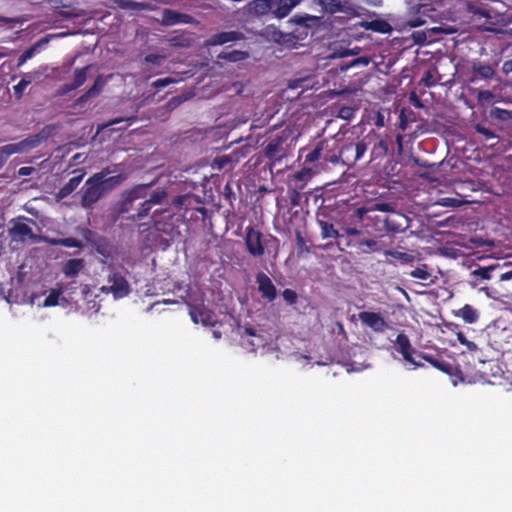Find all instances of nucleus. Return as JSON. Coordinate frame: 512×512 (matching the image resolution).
<instances>
[{
  "instance_id": "nucleus-1",
  "label": "nucleus",
  "mask_w": 512,
  "mask_h": 512,
  "mask_svg": "<svg viewBox=\"0 0 512 512\" xmlns=\"http://www.w3.org/2000/svg\"><path fill=\"white\" fill-rule=\"evenodd\" d=\"M109 173L110 170L106 168L99 173H95L86 180L84 186L81 189V206L84 209H93L94 205L100 199H102L115 187L120 185L125 179L122 174L106 178V175Z\"/></svg>"
},
{
  "instance_id": "nucleus-2",
  "label": "nucleus",
  "mask_w": 512,
  "mask_h": 512,
  "mask_svg": "<svg viewBox=\"0 0 512 512\" xmlns=\"http://www.w3.org/2000/svg\"><path fill=\"white\" fill-rule=\"evenodd\" d=\"M292 131L288 128L275 131V127L266 132V139L262 144L263 156L268 159L269 167L281 165L292 152Z\"/></svg>"
},
{
  "instance_id": "nucleus-3",
  "label": "nucleus",
  "mask_w": 512,
  "mask_h": 512,
  "mask_svg": "<svg viewBox=\"0 0 512 512\" xmlns=\"http://www.w3.org/2000/svg\"><path fill=\"white\" fill-rule=\"evenodd\" d=\"M340 141L334 137L319 141L316 146L305 155V163L321 162L322 164H340Z\"/></svg>"
},
{
  "instance_id": "nucleus-4",
  "label": "nucleus",
  "mask_w": 512,
  "mask_h": 512,
  "mask_svg": "<svg viewBox=\"0 0 512 512\" xmlns=\"http://www.w3.org/2000/svg\"><path fill=\"white\" fill-rule=\"evenodd\" d=\"M372 140L373 137L367 135L357 142H340V154L338 155L340 164L345 166L356 164L367 152L368 147L372 144Z\"/></svg>"
},
{
  "instance_id": "nucleus-5",
  "label": "nucleus",
  "mask_w": 512,
  "mask_h": 512,
  "mask_svg": "<svg viewBox=\"0 0 512 512\" xmlns=\"http://www.w3.org/2000/svg\"><path fill=\"white\" fill-rule=\"evenodd\" d=\"M498 268L499 265L478 266L469 273L466 282L472 289H478L480 292H484L486 296L492 298L491 288L487 286L486 282L493 277V272Z\"/></svg>"
},
{
  "instance_id": "nucleus-6",
  "label": "nucleus",
  "mask_w": 512,
  "mask_h": 512,
  "mask_svg": "<svg viewBox=\"0 0 512 512\" xmlns=\"http://www.w3.org/2000/svg\"><path fill=\"white\" fill-rule=\"evenodd\" d=\"M52 131L53 128L50 125H47L38 134L31 135L18 143L4 145L3 150L7 154H16L29 151L38 147L43 141H45L51 135Z\"/></svg>"
},
{
  "instance_id": "nucleus-7",
  "label": "nucleus",
  "mask_w": 512,
  "mask_h": 512,
  "mask_svg": "<svg viewBox=\"0 0 512 512\" xmlns=\"http://www.w3.org/2000/svg\"><path fill=\"white\" fill-rule=\"evenodd\" d=\"M166 55L158 53L147 54L140 63L141 75L149 79L163 72V64L166 61Z\"/></svg>"
},
{
  "instance_id": "nucleus-8",
  "label": "nucleus",
  "mask_w": 512,
  "mask_h": 512,
  "mask_svg": "<svg viewBox=\"0 0 512 512\" xmlns=\"http://www.w3.org/2000/svg\"><path fill=\"white\" fill-rule=\"evenodd\" d=\"M108 283L110 286L102 287L101 290L106 293L111 292L116 299L124 298L131 292L130 285L121 272L113 271L108 276Z\"/></svg>"
},
{
  "instance_id": "nucleus-9",
  "label": "nucleus",
  "mask_w": 512,
  "mask_h": 512,
  "mask_svg": "<svg viewBox=\"0 0 512 512\" xmlns=\"http://www.w3.org/2000/svg\"><path fill=\"white\" fill-rule=\"evenodd\" d=\"M433 9L429 4H417L411 6L405 17V24L410 28L421 27L431 17Z\"/></svg>"
},
{
  "instance_id": "nucleus-10",
  "label": "nucleus",
  "mask_w": 512,
  "mask_h": 512,
  "mask_svg": "<svg viewBox=\"0 0 512 512\" xmlns=\"http://www.w3.org/2000/svg\"><path fill=\"white\" fill-rule=\"evenodd\" d=\"M173 204L180 210H193L201 213L203 216L207 215V209L204 206L202 198L191 193L176 196L173 199Z\"/></svg>"
},
{
  "instance_id": "nucleus-11",
  "label": "nucleus",
  "mask_w": 512,
  "mask_h": 512,
  "mask_svg": "<svg viewBox=\"0 0 512 512\" xmlns=\"http://www.w3.org/2000/svg\"><path fill=\"white\" fill-rule=\"evenodd\" d=\"M189 315L194 323L201 322L204 326H214L217 322L215 313L203 303L200 305L187 303Z\"/></svg>"
},
{
  "instance_id": "nucleus-12",
  "label": "nucleus",
  "mask_w": 512,
  "mask_h": 512,
  "mask_svg": "<svg viewBox=\"0 0 512 512\" xmlns=\"http://www.w3.org/2000/svg\"><path fill=\"white\" fill-rule=\"evenodd\" d=\"M9 235L13 241L25 242L30 240L31 243H39L43 241V237H40L33 233L32 228L23 222H16L9 229Z\"/></svg>"
},
{
  "instance_id": "nucleus-13",
  "label": "nucleus",
  "mask_w": 512,
  "mask_h": 512,
  "mask_svg": "<svg viewBox=\"0 0 512 512\" xmlns=\"http://www.w3.org/2000/svg\"><path fill=\"white\" fill-rule=\"evenodd\" d=\"M395 346L396 350L403 356V359L405 361L411 363L412 365H414V367L423 366L422 363L417 362L413 357L414 355L417 356V353H419L420 351H417L412 347L410 339L405 333L401 332L397 335L395 340Z\"/></svg>"
},
{
  "instance_id": "nucleus-14",
  "label": "nucleus",
  "mask_w": 512,
  "mask_h": 512,
  "mask_svg": "<svg viewBox=\"0 0 512 512\" xmlns=\"http://www.w3.org/2000/svg\"><path fill=\"white\" fill-rule=\"evenodd\" d=\"M358 318L363 325L369 327L375 333H384L389 328L384 317L377 312L361 311Z\"/></svg>"
},
{
  "instance_id": "nucleus-15",
  "label": "nucleus",
  "mask_w": 512,
  "mask_h": 512,
  "mask_svg": "<svg viewBox=\"0 0 512 512\" xmlns=\"http://www.w3.org/2000/svg\"><path fill=\"white\" fill-rule=\"evenodd\" d=\"M317 3L322 8V11L327 14H335L338 12L347 15L356 14L350 0H318Z\"/></svg>"
},
{
  "instance_id": "nucleus-16",
  "label": "nucleus",
  "mask_w": 512,
  "mask_h": 512,
  "mask_svg": "<svg viewBox=\"0 0 512 512\" xmlns=\"http://www.w3.org/2000/svg\"><path fill=\"white\" fill-rule=\"evenodd\" d=\"M245 245L247 251L253 257H261L265 252L262 244V233L253 227H247L246 229Z\"/></svg>"
},
{
  "instance_id": "nucleus-17",
  "label": "nucleus",
  "mask_w": 512,
  "mask_h": 512,
  "mask_svg": "<svg viewBox=\"0 0 512 512\" xmlns=\"http://www.w3.org/2000/svg\"><path fill=\"white\" fill-rule=\"evenodd\" d=\"M256 283L258 285V291L262 297L268 302H273L277 297V290L272 280L264 272H259L256 275Z\"/></svg>"
},
{
  "instance_id": "nucleus-18",
  "label": "nucleus",
  "mask_w": 512,
  "mask_h": 512,
  "mask_svg": "<svg viewBox=\"0 0 512 512\" xmlns=\"http://www.w3.org/2000/svg\"><path fill=\"white\" fill-rule=\"evenodd\" d=\"M245 38L244 34L240 31H222L210 36L206 42V46H218L223 45L228 42H236L239 40H243Z\"/></svg>"
},
{
  "instance_id": "nucleus-19",
  "label": "nucleus",
  "mask_w": 512,
  "mask_h": 512,
  "mask_svg": "<svg viewBox=\"0 0 512 512\" xmlns=\"http://www.w3.org/2000/svg\"><path fill=\"white\" fill-rule=\"evenodd\" d=\"M162 24L165 26H172L176 24H192L195 22L194 17L189 14L181 13L172 9H164L162 12Z\"/></svg>"
},
{
  "instance_id": "nucleus-20",
  "label": "nucleus",
  "mask_w": 512,
  "mask_h": 512,
  "mask_svg": "<svg viewBox=\"0 0 512 512\" xmlns=\"http://www.w3.org/2000/svg\"><path fill=\"white\" fill-rule=\"evenodd\" d=\"M417 357L425 360L429 364H431L434 368L438 369L439 371L447 374V375H453L454 373V367L451 363L445 361L443 358L439 356H434L425 352H419L417 353Z\"/></svg>"
},
{
  "instance_id": "nucleus-21",
  "label": "nucleus",
  "mask_w": 512,
  "mask_h": 512,
  "mask_svg": "<svg viewBox=\"0 0 512 512\" xmlns=\"http://www.w3.org/2000/svg\"><path fill=\"white\" fill-rule=\"evenodd\" d=\"M474 77L471 80H491L495 75V68L489 63L473 61L471 66Z\"/></svg>"
},
{
  "instance_id": "nucleus-22",
  "label": "nucleus",
  "mask_w": 512,
  "mask_h": 512,
  "mask_svg": "<svg viewBox=\"0 0 512 512\" xmlns=\"http://www.w3.org/2000/svg\"><path fill=\"white\" fill-rule=\"evenodd\" d=\"M89 69H90L89 65L82 67V68H76L74 71L73 82L63 85V87H62L63 92L64 93L70 92V91L75 90V89L79 88L80 86H82L87 79V72Z\"/></svg>"
},
{
  "instance_id": "nucleus-23",
  "label": "nucleus",
  "mask_w": 512,
  "mask_h": 512,
  "mask_svg": "<svg viewBox=\"0 0 512 512\" xmlns=\"http://www.w3.org/2000/svg\"><path fill=\"white\" fill-rule=\"evenodd\" d=\"M84 175L85 173L82 172L79 175L70 178L69 181L58 190L56 198L61 200L73 193L82 182Z\"/></svg>"
},
{
  "instance_id": "nucleus-24",
  "label": "nucleus",
  "mask_w": 512,
  "mask_h": 512,
  "mask_svg": "<svg viewBox=\"0 0 512 512\" xmlns=\"http://www.w3.org/2000/svg\"><path fill=\"white\" fill-rule=\"evenodd\" d=\"M275 0H254L248 4L251 13L262 16L274 8Z\"/></svg>"
},
{
  "instance_id": "nucleus-25",
  "label": "nucleus",
  "mask_w": 512,
  "mask_h": 512,
  "mask_svg": "<svg viewBox=\"0 0 512 512\" xmlns=\"http://www.w3.org/2000/svg\"><path fill=\"white\" fill-rule=\"evenodd\" d=\"M84 266V260L81 258L69 259L64 263L62 272L66 277L73 278L79 274V272L84 268Z\"/></svg>"
},
{
  "instance_id": "nucleus-26",
  "label": "nucleus",
  "mask_w": 512,
  "mask_h": 512,
  "mask_svg": "<svg viewBox=\"0 0 512 512\" xmlns=\"http://www.w3.org/2000/svg\"><path fill=\"white\" fill-rule=\"evenodd\" d=\"M43 241L52 246H63L67 248H83V244L80 240L73 237L66 238H49L43 237Z\"/></svg>"
},
{
  "instance_id": "nucleus-27",
  "label": "nucleus",
  "mask_w": 512,
  "mask_h": 512,
  "mask_svg": "<svg viewBox=\"0 0 512 512\" xmlns=\"http://www.w3.org/2000/svg\"><path fill=\"white\" fill-rule=\"evenodd\" d=\"M301 0H275L274 14L278 18L286 17Z\"/></svg>"
},
{
  "instance_id": "nucleus-28",
  "label": "nucleus",
  "mask_w": 512,
  "mask_h": 512,
  "mask_svg": "<svg viewBox=\"0 0 512 512\" xmlns=\"http://www.w3.org/2000/svg\"><path fill=\"white\" fill-rule=\"evenodd\" d=\"M406 221V217L397 212H393L392 216H388L384 220V224L387 230L393 231V232H399L404 229V222Z\"/></svg>"
},
{
  "instance_id": "nucleus-29",
  "label": "nucleus",
  "mask_w": 512,
  "mask_h": 512,
  "mask_svg": "<svg viewBox=\"0 0 512 512\" xmlns=\"http://www.w3.org/2000/svg\"><path fill=\"white\" fill-rule=\"evenodd\" d=\"M455 316L460 317L465 323H476L479 318V312L470 304H465L455 312Z\"/></svg>"
},
{
  "instance_id": "nucleus-30",
  "label": "nucleus",
  "mask_w": 512,
  "mask_h": 512,
  "mask_svg": "<svg viewBox=\"0 0 512 512\" xmlns=\"http://www.w3.org/2000/svg\"><path fill=\"white\" fill-rule=\"evenodd\" d=\"M151 186L152 183L138 184L133 186L130 190L124 191L123 193L127 197H129L133 202H135L140 199H146Z\"/></svg>"
},
{
  "instance_id": "nucleus-31",
  "label": "nucleus",
  "mask_w": 512,
  "mask_h": 512,
  "mask_svg": "<svg viewBox=\"0 0 512 512\" xmlns=\"http://www.w3.org/2000/svg\"><path fill=\"white\" fill-rule=\"evenodd\" d=\"M371 137H373V147L371 149L370 161L376 160L378 158H383L384 156H386L389 151L388 142L384 139H379V141L374 142V138H376V136L372 135Z\"/></svg>"
},
{
  "instance_id": "nucleus-32",
  "label": "nucleus",
  "mask_w": 512,
  "mask_h": 512,
  "mask_svg": "<svg viewBox=\"0 0 512 512\" xmlns=\"http://www.w3.org/2000/svg\"><path fill=\"white\" fill-rule=\"evenodd\" d=\"M168 42L172 47L190 48L194 43V39L190 33H181L171 36Z\"/></svg>"
},
{
  "instance_id": "nucleus-33",
  "label": "nucleus",
  "mask_w": 512,
  "mask_h": 512,
  "mask_svg": "<svg viewBox=\"0 0 512 512\" xmlns=\"http://www.w3.org/2000/svg\"><path fill=\"white\" fill-rule=\"evenodd\" d=\"M311 176V169L303 168L300 171L293 174L292 179L289 181V184H292L293 187L304 189L307 182L311 179Z\"/></svg>"
},
{
  "instance_id": "nucleus-34",
  "label": "nucleus",
  "mask_w": 512,
  "mask_h": 512,
  "mask_svg": "<svg viewBox=\"0 0 512 512\" xmlns=\"http://www.w3.org/2000/svg\"><path fill=\"white\" fill-rule=\"evenodd\" d=\"M92 246L95 251L104 258H110L112 256V245L105 237L98 236Z\"/></svg>"
},
{
  "instance_id": "nucleus-35",
  "label": "nucleus",
  "mask_w": 512,
  "mask_h": 512,
  "mask_svg": "<svg viewBox=\"0 0 512 512\" xmlns=\"http://www.w3.org/2000/svg\"><path fill=\"white\" fill-rule=\"evenodd\" d=\"M249 54L241 50L222 51L218 54V59L228 62H240L247 59Z\"/></svg>"
},
{
  "instance_id": "nucleus-36",
  "label": "nucleus",
  "mask_w": 512,
  "mask_h": 512,
  "mask_svg": "<svg viewBox=\"0 0 512 512\" xmlns=\"http://www.w3.org/2000/svg\"><path fill=\"white\" fill-rule=\"evenodd\" d=\"M317 224L321 228V236L323 239L327 238H338L340 237V234L338 230L334 228V225L332 223H329L323 219H320L319 216H317Z\"/></svg>"
},
{
  "instance_id": "nucleus-37",
  "label": "nucleus",
  "mask_w": 512,
  "mask_h": 512,
  "mask_svg": "<svg viewBox=\"0 0 512 512\" xmlns=\"http://www.w3.org/2000/svg\"><path fill=\"white\" fill-rule=\"evenodd\" d=\"M384 255L399 260L401 264H411L415 261V256L413 254L397 250H385Z\"/></svg>"
},
{
  "instance_id": "nucleus-38",
  "label": "nucleus",
  "mask_w": 512,
  "mask_h": 512,
  "mask_svg": "<svg viewBox=\"0 0 512 512\" xmlns=\"http://www.w3.org/2000/svg\"><path fill=\"white\" fill-rule=\"evenodd\" d=\"M253 150V147L249 144H244L238 148H235L231 152V158L234 164L240 162L242 159L247 157Z\"/></svg>"
},
{
  "instance_id": "nucleus-39",
  "label": "nucleus",
  "mask_w": 512,
  "mask_h": 512,
  "mask_svg": "<svg viewBox=\"0 0 512 512\" xmlns=\"http://www.w3.org/2000/svg\"><path fill=\"white\" fill-rule=\"evenodd\" d=\"M152 207L153 206L148 202V200L145 199L143 202L140 203L137 213L135 215H132L131 219L133 221L142 220L143 218L149 215Z\"/></svg>"
},
{
  "instance_id": "nucleus-40",
  "label": "nucleus",
  "mask_w": 512,
  "mask_h": 512,
  "mask_svg": "<svg viewBox=\"0 0 512 512\" xmlns=\"http://www.w3.org/2000/svg\"><path fill=\"white\" fill-rule=\"evenodd\" d=\"M366 28L379 33H387L391 29L389 23L385 20H373L367 24Z\"/></svg>"
},
{
  "instance_id": "nucleus-41",
  "label": "nucleus",
  "mask_w": 512,
  "mask_h": 512,
  "mask_svg": "<svg viewBox=\"0 0 512 512\" xmlns=\"http://www.w3.org/2000/svg\"><path fill=\"white\" fill-rule=\"evenodd\" d=\"M166 197H167V192L164 189H157L150 195L148 194L146 199L152 206H154V205L162 204L163 201L166 199Z\"/></svg>"
},
{
  "instance_id": "nucleus-42",
  "label": "nucleus",
  "mask_w": 512,
  "mask_h": 512,
  "mask_svg": "<svg viewBox=\"0 0 512 512\" xmlns=\"http://www.w3.org/2000/svg\"><path fill=\"white\" fill-rule=\"evenodd\" d=\"M300 190L301 189H299V188L293 187L292 184H289L288 198H289L290 205L292 207L300 206L301 198H302Z\"/></svg>"
},
{
  "instance_id": "nucleus-43",
  "label": "nucleus",
  "mask_w": 512,
  "mask_h": 512,
  "mask_svg": "<svg viewBox=\"0 0 512 512\" xmlns=\"http://www.w3.org/2000/svg\"><path fill=\"white\" fill-rule=\"evenodd\" d=\"M103 87H104V82L101 78V76H98L93 85L86 91V94L87 96H89V98H94V97H97L103 90Z\"/></svg>"
},
{
  "instance_id": "nucleus-44",
  "label": "nucleus",
  "mask_w": 512,
  "mask_h": 512,
  "mask_svg": "<svg viewBox=\"0 0 512 512\" xmlns=\"http://www.w3.org/2000/svg\"><path fill=\"white\" fill-rule=\"evenodd\" d=\"M359 247L364 253L380 251L378 242L373 239H366V240L360 241Z\"/></svg>"
},
{
  "instance_id": "nucleus-45",
  "label": "nucleus",
  "mask_w": 512,
  "mask_h": 512,
  "mask_svg": "<svg viewBox=\"0 0 512 512\" xmlns=\"http://www.w3.org/2000/svg\"><path fill=\"white\" fill-rule=\"evenodd\" d=\"M62 294L61 290L52 289L50 294L45 298L42 306L43 307H53L58 304L59 297Z\"/></svg>"
},
{
  "instance_id": "nucleus-46",
  "label": "nucleus",
  "mask_w": 512,
  "mask_h": 512,
  "mask_svg": "<svg viewBox=\"0 0 512 512\" xmlns=\"http://www.w3.org/2000/svg\"><path fill=\"white\" fill-rule=\"evenodd\" d=\"M490 115L491 117L501 121H507L512 117V113L510 111L498 107L491 109Z\"/></svg>"
},
{
  "instance_id": "nucleus-47",
  "label": "nucleus",
  "mask_w": 512,
  "mask_h": 512,
  "mask_svg": "<svg viewBox=\"0 0 512 512\" xmlns=\"http://www.w3.org/2000/svg\"><path fill=\"white\" fill-rule=\"evenodd\" d=\"M437 203L444 207L456 208V207H460L462 204L466 203V201L460 200L457 198H453V197H443V198H440Z\"/></svg>"
},
{
  "instance_id": "nucleus-48",
  "label": "nucleus",
  "mask_w": 512,
  "mask_h": 512,
  "mask_svg": "<svg viewBox=\"0 0 512 512\" xmlns=\"http://www.w3.org/2000/svg\"><path fill=\"white\" fill-rule=\"evenodd\" d=\"M409 275L420 280H428L431 276L427 270V265L425 264L412 270Z\"/></svg>"
},
{
  "instance_id": "nucleus-49",
  "label": "nucleus",
  "mask_w": 512,
  "mask_h": 512,
  "mask_svg": "<svg viewBox=\"0 0 512 512\" xmlns=\"http://www.w3.org/2000/svg\"><path fill=\"white\" fill-rule=\"evenodd\" d=\"M468 11L470 13H472L473 16H477L478 18H486V19L491 18L490 12L486 8L468 4Z\"/></svg>"
},
{
  "instance_id": "nucleus-50",
  "label": "nucleus",
  "mask_w": 512,
  "mask_h": 512,
  "mask_svg": "<svg viewBox=\"0 0 512 512\" xmlns=\"http://www.w3.org/2000/svg\"><path fill=\"white\" fill-rule=\"evenodd\" d=\"M475 130L479 134L483 135L485 140L498 138L493 130L489 129L488 127H486L485 125H483L481 123H478L475 125Z\"/></svg>"
},
{
  "instance_id": "nucleus-51",
  "label": "nucleus",
  "mask_w": 512,
  "mask_h": 512,
  "mask_svg": "<svg viewBox=\"0 0 512 512\" xmlns=\"http://www.w3.org/2000/svg\"><path fill=\"white\" fill-rule=\"evenodd\" d=\"M32 82V79L30 77L24 76L18 84L14 86V94L16 97H21L27 88V86Z\"/></svg>"
},
{
  "instance_id": "nucleus-52",
  "label": "nucleus",
  "mask_w": 512,
  "mask_h": 512,
  "mask_svg": "<svg viewBox=\"0 0 512 512\" xmlns=\"http://www.w3.org/2000/svg\"><path fill=\"white\" fill-rule=\"evenodd\" d=\"M121 8L123 9H144L145 5L143 3L135 2L132 0H114Z\"/></svg>"
},
{
  "instance_id": "nucleus-53",
  "label": "nucleus",
  "mask_w": 512,
  "mask_h": 512,
  "mask_svg": "<svg viewBox=\"0 0 512 512\" xmlns=\"http://www.w3.org/2000/svg\"><path fill=\"white\" fill-rule=\"evenodd\" d=\"M37 50V44L26 49L18 58L17 66H22L27 60L31 59Z\"/></svg>"
},
{
  "instance_id": "nucleus-54",
  "label": "nucleus",
  "mask_w": 512,
  "mask_h": 512,
  "mask_svg": "<svg viewBox=\"0 0 512 512\" xmlns=\"http://www.w3.org/2000/svg\"><path fill=\"white\" fill-rule=\"evenodd\" d=\"M133 203L134 202L123 193L122 199L120 201L119 209H118L119 213L120 214L128 213L132 209Z\"/></svg>"
},
{
  "instance_id": "nucleus-55",
  "label": "nucleus",
  "mask_w": 512,
  "mask_h": 512,
  "mask_svg": "<svg viewBox=\"0 0 512 512\" xmlns=\"http://www.w3.org/2000/svg\"><path fill=\"white\" fill-rule=\"evenodd\" d=\"M282 297L284 299V301L288 304V305H294L297 303V300H298V295L297 293L292 290V289H289V288H286L283 292H282Z\"/></svg>"
},
{
  "instance_id": "nucleus-56",
  "label": "nucleus",
  "mask_w": 512,
  "mask_h": 512,
  "mask_svg": "<svg viewBox=\"0 0 512 512\" xmlns=\"http://www.w3.org/2000/svg\"><path fill=\"white\" fill-rule=\"evenodd\" d=\"M394 204L388 202H376L373 204L371 210L380 212H394Z\"/></svg>"
},
{
  "instance_id": "nucleus-57",
  "label": "nucleus",
  "mask_w": 512,
  "mask_h": 512,
  "mask_svg": "<svg viewBox=\"0 0 512 512\" xmlns=\"http://www.w3.org/2000/svg\"><path fill=\"white\" fill-rule=\"evenodd\" d=\"M317 17L314 16H294L293 21L297 24L304 25L306 27H310L312 24H314L317 21Z\"/></svg>"
},
{
  "instance_id": "nucleus-58",
  "label": "nucleus",
  "mask_w": 512,
  "mask_h": 512,
  "mask_svg": "<svg viewBox=\"0 0 512 512\" xmlns=\"http://www.w3.org/2000/svg\"><path fill=\"white\" fill-rule=\"evenodd\" d=\"M177 80L174 79V78H171V77H166V78H161V79H157L155 80L154 82H152V87L157 89V90H160L170 84H173V83H176Z\"/></svg>"
},
{
  "instance_id": "nucleus-59",
  "label": "nucleus",
  "mask_w": 512,
  "mask_h": 512,
  "mask_svg": "<svg viewBox=\"0 0 512 512\" xmlns=\"http://www.w3.org/2000/svg\"><path fill=\"white\" fill-rule=\"evenodd\" d=\"M359 64L368 65L369 64V59L367 57L354 58L349 63H346L345 65H343L341 67V70L345 71V70L349 69L350 67H354V66L359 65Z\"/></svg>"
},
{
  "instance_id": "nucleus-60",
  "label": "nucleus",
  "mask_w": 512,
  "mask_h": 512,
  "mask_svg": "<svg viewBox=\"0 0 512 512\" xmlns=\"http://www.w3.org/2000/svg\"><path fill=\"white\" fill-rule=\"evenodd\" d=\"M420 84H423L425 87H433L436 82L434 80L433 74L431 71H426L423 77L421 78Z\"/></svg>"
},
{
  "instance_id": "nucleus-61",
  "label": "nucleus",
  "mask_w": 512,
  "mask_h": 512,
  "mask_svg": "<svg viewBox=\"0 0 512 512\" xmlns=\"http://www.w3.org/2000/svg\"><path fill=\"white\" fill-rule=\"evenodd\" d=\"M215 163L217 164L219 169L225 168L226 165L229 163L234 164V162L232 161V158H231V153L228 155H223V156L216 158Z\"/></svg>"
},
{
  "instance_id": "nucleus-62",
  "label": "nucleus",
  "mask_w": 512,
  "mask_h": 512,
  "mask_svg": "<svg viewBox=\"0 0 512 512\" xmlns=\"http://www.w3.org/2000/svg\"><path fill=\"white\" fill-rule=\"evenodd\" d=\"M457 338H458L459 342L462 345H465L470 351L477 349V345L474 342L467 340V338L464 336L463 333H461V332L458 333Z\"/></svg>"
},
{
  "instance_id": "nucleus-63",
  "label": "nucleus",
  "mask_w": 512,
  "mask_h": 512,
  "mask_svg": "<svg viewBox=\"0 0 512 512\" xmlns=\"http://www.w3.org/2000/svg\"><path fill=\"white\" fill-rule=\"evenodd\" d=\"M354 114V109L350 106H342L339 110V117L349 120Z\"/></svg>"
},
{
  "instance_id": "nucleus-64",
  "label": "nucleus",
  "mask_w": 512,
  "mask_h": 512,
  "mask_svg": "<svg viewBox=\"0 0 512 512\" xmlns=\"http://www.w3.org/2000/svg\"><path fill=\"white\" fill-rule=\"evenodd\" d=\"M82 236L91 245H93L94 241L97 239L96 233L93 230L88 229V228L83 229Z\"/></svg>"
}]
</instances>
